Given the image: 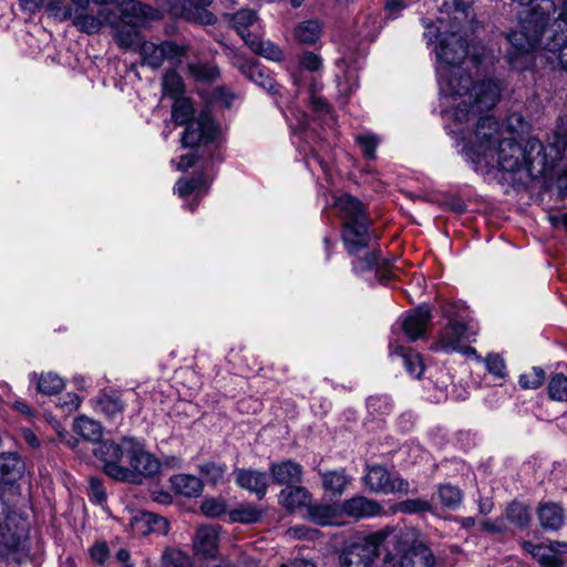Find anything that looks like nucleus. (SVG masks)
I'll return each instance as SVG.
<instances>
[{
    "label": "nucleus",
    "instance_id": "9",
    "mask_svg": "<svg viewBox=\"0 0 567 567\" xmlns=\"http://www.w3.org/2000/svg\"><path fill=\"white\" fill-rule=\"evenodd\" d=\"M25 537V520L0 497V556L8 557L19 551Z\"/></svg>",
    "mask_w": 567,
    "mask_h": 567
},
{
    "label": "nucleus",
    "instance_id": "21",
    "mask_svg": "<svg viewBox=\"0 0 567 567\" xmlns=\"http://www.w3.org/2000/svg\"><path fill=\"white\" fill-rule=\"evenodd\" d=\"M25 464L16 452L0 453V484L12 485L24 473Z\"/></svg>",
    "mask_w": 567,
    "mask_h": 567
},
{
    "label": "nucleus",
    "instance_id": "49",
    "mask_svg": "<svg viewBox=\"0 0 567 567\" xmlns=\"http://www.w3.org/2000/svg\"><path fill=\"white\" fill-rule=\"evenodd\" d=\"M163 567H193L192 558L176 548H168L162 556Z\"/></svg>",
    "mask_w": 567,
    "mask_h": 567
},
{
    "label": "nucleus",
    "instance_id": "58",
    "mask_svg": "<svg viewBox=\"0 0 567 567\" xmlns=\"http://www.w3.org/2000/svg\"><path fill=\"white\" fill-rule=\"evenodd\" d=\"M487 371L496 378L503 379L506 375V365L504 359L496 353H491L485 359Z\"/></svg>",
    "mask_w": 567,
    "mask_h": 567
},
{
    "label": "nucleus",
    "instance_id": "5",
    "mask_svg": "<svg viewBox=\"0 0 567 567\" xmlns=\"http://www.w3.org/2000/svg\"><path fill=\"white\" fill-rule=\"evenodd\" d=\"M445 90L452 96L463 97L455 110V115L461 121L471 113L476 114L493 109L501 96L498 81L486 79L474 85L472 75L466 71L450 74Z\"/></svg>",
    "mask_w": 567,
    "mask_h": 567
},
{
    "label": "nucleus",
    "instance_id": "52",
    "mask_svg": "<svg viewBox=\"0 0 567 567\" xmlns=\"http://www.w3.org/2000/svg\"><path fill=\"white\" fill-rule=\"evenodd\" d=\"M396 511L403 514H419L432 511V505L426 499L409 498L396 504Z\"/></svg>",
    "mask_w": 567,
    "mask_h": 567
},
{
    "label": "nucleus",
    "instance_id": "54",
    "mask_svg": "<svg viewBox=\"0 0 567 567\" xmlns=\"http://www.w3.org/2000/svg\"><path fill=\"white\" fill-rule=\"evenodd\" d=\"M545 371L542 368L534 367L530 371L519 377V385L523 389H538L545 381Z\"/></svg>",
    "mask_w": 567,
    "mask_h": 567
},
{
    "label": "nucleus",
    "instance_id": "61",
    "mask_svg": "<svg viewBox=\"0 0 567 567\" xmlns=\"http://www.w3.org/2000/svg\"><path fill=\"white\" fill-rule=\"evenodd\" d=\"M194 74L204 80H214L218 76V70L213 65H197L192 66Z\"/></svg>",
    "mask_w": 567,
    "mask_h": 567
},
{
    "label": "nucleus",
    "instance_id": "48",
    "mask_svg": "<svg viewBox=\"0 0 567 567\" xmlns=\"http://www.w3.org/2000/svg\"><path fill=\"white\" fill-rule=\"evenodd\" d=\"M72 19L74 27L86 34L97 33L102 27V21L93 14L80 12L73 14Z\"/></svg>",
    "mask_w": 567,
    "mask_h": 567
},
{
    "label": "nucleus",
    "instance_id": "8",
    "mask_svg": "<svg viewBox=\"0 0 567 567\" xmlns=\"http://www.w3.org/2000/svg\"><path fill=\"white\" fill-rule=\"evenodd\" d=\"M388 537L385 530H378L343 547L339 555L340 567H372Z\"/></svg>",
    "mask_w": 567,
    "mask_h": 567
},
{
    "label": "nucleus",
    "instance_id": "19",
    "mask_svg": "<svg viewBox=\"0 0 567 567\" xmlns=\"http://www.w3.org/2000/svg\"><path fill=\"white\" fill-rule=\"evenodd\" d=\"M220 530L221 528L218 525L198 527L193 537L195 553L203 557H214L218 550Z\"/></svg>",
    "mask_w": 567,
    "mask_h": 567
},
{
    "label": "nucleus",
    "instance_id": "33",
    "mask_svg": "<svg viewBox=\"0 0 567 567\" xmlns=\"http://www.w3.org/2000/svg\"><path fill=\"white\" fill-rule=\"evenodd\" d=\"M309 519L320 526L333 525L340 515V507L333 505H308Z\"/></svg>",
    "mask_w": 567,
    "mask_h": 567
},
{
    "label": "nucleus",
    "instance_id": "55",
    "mask_svg": "<svg viewBox=\"0 0 567 567\" xmlns=\"http://www.w3.org/2000/svg\"><path fill=\"white\" fill-rule=\"evenodd\" d=\"M165 9L174 17L183 18L190 22L188 13H193L188 0H163Z\"/></svg>",
    "mask_w": 567,
    "mask_h": 567
},
{
    "label": "nucleus",
    "instance_id": "1",
    "mask_svg": "<svg viewBox=\"0 0 567 567\" xmlns=\"http://www.w3.org/2000/svg\"><path fill=\"white\" fill-rule=\"evenodd\" d=\"M540 0L522 24V30L511 34L513 50L507 53L513 68L524 69L529 52L544 49L558 54L567 70V0Z\"/></svg>",
    "mask_w": 567,
    "mask_h": 567
},
{
    "label": "nucleus",
    "instance_id": "41",
    "mask_svg": "<svg viewBox=\"0 0 567 567\" xmlns=\"http://www.w3.org/2000/svg\"><path fill=\"white\" fill-rule=\"evenodd\" d=\"M437 497L442 506L454 511L461 505L463 501V493L457 486L445 483L439 485Z\"/></svg>",
    "mask_w": 567,
    "mask_h": 567
},
{
    "label": "nucleus",
    "instance_id": "16",
    "mask_svg": "<svg viewBox=\"0 0 567 567\" xmlns=\"http://www.w3.org/2000/svg\"><path fill=\"white\" fill-rule=\"evenodd\" d=\"M269 473L274 484L288 487L302 483L303 466L287 458L270 463Z\"/></svg>",
    "mask_w": 567,
    "mask_h": 567
},
{
    "label": "nucleus",
    "instance_id": "34",
    "mask_svg": "<svg viewBox=\"0 0 567 567\" xmlns=\"http://www.w3.org/2000/svg\"><path fill=\"white\" fill-rule=\"evenodd\" d=\"M383 22L380 12H367L360 18L358 32L362 38L373 41L382 30Z\"/></svg>",
    "mask_w": 567,
    "mask_h": 567
},
{
    "label": "nucleus",
    "instance_id": "17",
    "mask_svg": "<svg viewBox=\"0 0 567 567\" xmlns=\"http://www.w3.org/2000/svg\"><path fill=\"white\" fill-rule=\"evenodd\" d=\"M431 320V309L423 303L404 317L401 328L410 341H416L424 336Z\"/></svg>",
    "mask_w": 567,
    "mask_h": 567
},
{
    "label": "nucleus",
    "instance_id": "31",
    "mask_svg": "<svg viewBox=\"0 0 567 567\" xmlns=\"http://www.w3.org/2000/svg\"><path fill=\"white\" fill-rule=\"evenodd\" d=\"M391 354H396L403 359L406 371L414 378H420L424 371V364L419 353L403 346H393L390 343Z\"/></svg>",
    "mask_w": 567,
    "mask_h": 567
},
{
    "label": "nucleus",
    "instance_id": "6",
    "mask_svg": "<svg viewBox=\"0 0 567 567\" xmlns=\"http://www.w3.org/2000/svg\"><path fill=\"white\" fill-rule=\"evenodd\" d=\"M194 109L188 99H174L172 106V120L177 125H186L181 142L184 148L195 146H210L219 138L220 132L209 110H203L197 117L192 120Z\"/></svg>",
    "mask_w": 567,
    "mask_h": 567
},
{
    "label": "nucleus",
    "instance_id": "15",
    "mask_svg": "<svg viewBox=\"0 0 567 567\" xmlns=\"http://www.w3.org/2000/svg\"><path fill=\"white\" fill-rule=\"evenodd\" d=\"M234 481L239 488L246 489L262 499L269 487V476L266 472L255 468L236 467L233 472Z\"/></svg>",
    "mask_w": 567,
    "mask_h": 567
},
{
    "label": "nucleus",
    "instance_id": "47",
    "mask_svg": "<svg viewBox=\"0 0 567 567\" xmlns=\"http://www.w3.org/2000/svg\"><path fill=\"white\" fill-rule=\"evenodd\" d=\"M548 396L558 402L567 401V377L563 373L551 375L548 383Z\"/></svg>",
    "mask_w": 567,
    "mask_h": 567
},
{
    "label": "nucleus",
    "instance_id": "28",
    "mask_svg": "<svg viewBox=\"0 0 567 567\" xmlns=\"http://www.w3.org/2000/svg\"><path fill=\"white\" fill-rule=\"evenodd\" d=\"M138 27L120 23L114 28L113 39L115 43L125 50H140L142 42Z\"/></svg>",
    "mask_w": 567,
    "mask_h": 567
},
{
    "label": "nucleus",
    "instance_id": "60",
    "mask_svg": "<svg viewBox=\"0 0 567 567\" xmlns=\"http://www.w3.org/2000/svg\"><path fill=\"white\" fill-rule=\"evenodd\" d=\"M214 99L216 102L220 103L224 107L229 109L233 105L234 100L236 99L235 93L225 87L219 86L214 91Z\"/></svg>",
    "mask_w": 567,
    "mask_h": 567
},
{
    "label": "nucleus",
    "instance_id": "40",
    "mask_svg": "<svg viewBox=\"0 0 567 567\" xmlns=\"http://www.w3.org/2000/svg\"><path fill=\"white\" fill-rule=\"evenodd\" d=\"M506 519L518 528H525L530 522L529 507L520 502H512L505 511Z\"/></svg>",
    "mask_w": 567,
    "mask_h": 567
},
{
    "label": "nucleus",
    "instance_id": "14",
    "mask_svg": "<svg viewBox=\"0 0 567 567\" xmlns=\"http://www.w3.org/2000/svg\"><path fill=\"white\" fill-rule=\"evenodd\" d=\"M352 257L351 265L355 275H363L374 270L380 280H390L392 278V265L388 259L380 256L378 249L368 248L362 257L360 254Z\"/></svg>",
    "mask_w": 567,
    "mask_h": 567
},
{
    "label": "nucleus",
    "instance_id": "64",
    "mask_svg": "<svg viewBox=\"0 0 567 567\" xmlns=\"http://www.w3.org/2000/svg\"><path fill=\"white\" fill-rule=\"evenodd\" d=\"M311 105L313 111L319 114H328L331 111L330 104L327 100L316 94L311 95Z\"/></svg>",
    "mask_w": 567,
    "mask_h": 567
},
{
    "label": "nucleus",
    "instance_id": "12",
    "mask_svg": "<svg viewBox=\"0 0 567 567\" xmlns=\"http://www.w3.org/2000/svg\"><path fill=\"white\" fill-rule=\"evenodd\" d=\"M185 52V47L178 45L173 41H163L158 44L151 41H144L140 45L138 51L142 58V64L152 69L161 68L166 60H179Z\"/></svg>",
    "mask_w": 567,
    "mask_h": 567
},
{
    "label": "nucleus",
    "instance_id": "23",
    "mask_svg": "<svg viewBox=\"0 0 567 567\" xmlns=\"http://www.w3.org/2000/svg\"><path fill=\"white\" fill-rule=\"evenodd\" d=\"M240 70L248 80L268 91L271 95L279 94V85L259 63H245L241 65Z\"/></svg>",
    "mask_w": 567,
    "mask_h": 567
},
{
    "label": "nucleus",
    "instance_id": "7",
    "mask_svg": "<svg viewBox=\"0 0 567 567\" xmlns=\"http://www.w3.org/2000/svg\"><path fill=\"white\" fill-rule=\"evenodd\" d=\"M467 54V41L458 31L440 34L436 56L444 65L441 66L439 75L446 86L450 74H458L465 71L460 65Z\"/></svg>",
    "mask_w": 567,
    "mask_h": 567
},
{
    "label": "nucleus",
    "instance_id": "36",
    "mask_svg": "<svg viewBox=\"0 0 567 567\" xmlns=\"http://www.w3.org/2000/svg\"><path fill=\"white\" fill-rule=\"evenodd\" d=\"M213 0H188L193 13H188L190 22L203 25H210L216 22V17L208 10Z\"/></svg>",
    "mask_w": 567,
    "mask_h": 567
},
{
    "label": "nucleus",
    "instance_id": "38",
    "mask_svg": "<svg viewBox=\"0 0 567 567\" xmlns=\"http://www.w3.org/2000/svg\"><path fill=\"white\" fill-rule=\"evenodd\" d=\"M209 179L204 172H200L192 177L179 178L175 185V190L181 197H185L202 188L207 189Z\"/></svg>",
    "mask_w": 567,
    "mask_h": 567
},
{
    "label": "nucleus",
    "instance_id": "4",
    "mask_svg": "<svg viewBox=\"0 0 567 567\" xmlns=\"http://www.w3.org/2000/svg\"><path fill=\"white\" fill-rule=\"evenodd\" d=\"M334 207L341 220V239L346 251L357 256L370 248L375 239L367 207L357 197L343 194L334 202Z\"/></svg>",
    "mask_w": 567,
    "mask_h": 567
},
{
    "label": "nucleus",
    "instance_id": "62",
    "mask_svg": "<svg viewBox=\"0 0 567 567\" xmlns=\"http://www.w3.org/2000/svg\"><path fill=\"white\" fill-rule=\"evenodd\" d=\"M300 63L305 69L311 72L319 70L322 64L320 56L312 52L305 53Z\"/></svg>",
    "mask_w": 567,
    "mask_h": 567
},
{
    "label": "nucleus",
    "instance_id": "25",
    "mask_svg": "<svg viewBox=\"0 0 567 567\" xmlns=\"http://www.w3.org/2000/svg\"><path fill=\"white\" fill-rule=\"evenodd\" d=\"M434 565L435 558L432 550L423 544L413 545L400 559L401 567H433Z\"/></svg>",
    "mask_w": 567,
    "mask_h": 567
},
{
    "label": "nucleus",
    "instance_id": "45",
    "mask_svg": "<svg viewBox=\"0 0 567 567\" xmlns=\"http://www.w3.org/2000/svg\"><path fill=\"white\" fill-rule=\"evenodd\" d=\"M246 44L256 52L269 60L278 61L282 56L281 50L269 41H261L256 38L246 40Z\"/></svg>",
    "mask_w": 567,
    "mask_h": 567
},
{
    "label": "nucleus",
    "instance_id": "26",
    "mask_svg": "<svg viewBox=\"0 0 567 567\" xmlns=\"http://www.w3.org/2000/svg\"><path fill=\"white\" fill-rule=\"evenodd\" d=\"M319 475L321 476L324 491L333 496H341L352 481L346 468L319 471Z\"/></svg>",
    "mask_w": 567,
    "mask_h": 567
},
{
    "label": "nucleus",
    "instance_id": "3",
    "mask_svg": "<svg viewBox=\"0 0 567 567\" xmlns=\"http://www.w3.org/2000/svg\"><path fill=\"white\" fill-rule=\"evenodd\" d=\"M93 454L103 464V472L117 482L142 484L155 476L159 461L150 453L142 440L123 436L118 442L104 440L94 447Z\"/></svg>",
    "mask_w": 567,
    "mask_h": 567
},
{
    "label": "nucleus",
    "instance_id": "20",
    "mask_svg": "<svg viewBox=\"0 0 567 567\" xmlns=\"http://www.w3.org/2000/svg\"><path fill=\"white\" fill-rule=\"evenodd\" d=\"M118 10L122 23L138 28L154 17V10L137 0H121Z\"/></svg>",
    "mask_w": 567,
    "mask_h": 567
},
{
    "label": "nucleus",
    "instance_id": "59",
    "mask_svg": "<svg viewBox=\"0 0 567 567\" xmlns=\"http://www.w3.org/2000/svg\"><path fill=\"white\" fill-rule=\"evenodd\" d=\"M90 556L92 560L100 566H107L111 560L110 549L105 542L96 543L90 548Z\"/></svg>",
    "mask_w": 567,
    "mask_h": 567
},
{
    "label": "nucleus",
    "instance_id": "42",
    "mask_svg": "<svg viewBox=\"0 0 567 567\" xmlns=\"http://www.w3.org/2000/svg\"><path fill=\"white\" fill-rule=\"evenodd\" d=\"M199 473L212 485H220L226 482L227 465L207 462L199 465Z\"/></svg>",
    "mask_w": 567,
    "mask_h": 567
},
{
    "label": "nucleus",
    "instance_id": "37",
    "mask_svg": "<svg viewBox=\"0 0 567 567\" xmlns=\"http://www.w3.org/2000/svg\"><path fill=\"white\" fill-rule=\"evenodd\" d=\"M97 409L111 420H115L121 416L124 412V402L117 395H111L107 393L101 394L96 400Z\"/></svg>",
    "mask_w": 567,
    "mask_h": 567
},
{
    "label": "nucleus",
    "instance_id": "29",
    "mask_svg": "<svg viewBox=\"0 0 567 567\" xmlns=\"http://www.w3.org/2000/svg\"><path fill=\"white\" fill-rule=\"evenodd\" d=\"M172 488L186 497H197L203 492V482L195 475L177 474L171 477Z\"/></svg>",
    "mask_w": 567,
    "mask_h": 567
},
{
    "label": "nucleus",
    "instance_id": "13",
    "mask_svg": "<svg viewBox=\"0 0 567 567\" xmlns=\"http://www.w3.org/2000/svg\"><path fill=\"white\" fill-rule=\"evenodd\" d=\"M475 138L477 141V150L475 151V158L473 162L477 165H482L483 154L488 152L489 148L498 146L501 137V125L494 116L486 115L482 116L476 125Z\"/></svg>",
    "mask_w": 567,
    "mask_h": 567
},
{
    "label": "nucleus",
    "instance_id": "11",
    "mask_svg": "<svg viewBox=\"0 0 567 567\" xmlns=\"http://www.w3.org/2000/svg\"><path fill=\"white\" fill-rule=\"evenodd\" d=\"M363 482L367 488L373 493L392 494L409 492L408 481L389 472L384 466L379 464L367 466Z\"/></svg>",
    "mask_w": 567,
    "mask_h": 567
},
{
    "label": "nucleus",
    "instance_id": "39",
    "mask_svg": "<svg viewBox=\"0 0 567 567\" xmlns=\"http://www.w3.org/2000/svg\"><path fill=\"white\" fill-rule=\"evenodd\" d=\"M32 379L37 380V390L45 395L58 394L64 388L63 380L53 372L42 373L40 377L33 373Z\"/></svg>",
    "mask_w": 567,
    "mask_h": 567
},
{
    "label": "nucleus",
    "instance_id": "63",
    "mask_svg": "<svg viewBox=\"0 0 567 567\" xmlns=\"http://www.w3.org/2000/svg\"><path fill=\"white\" fill-rule=\"evenodd\" d=\"M409 0H385L384 9L390 18H395L408 7Z\"/></svg>",
    "mask_w": 567,
    "mask_h": 567
},
{
    "label": "nucleus",
    "instance_id": "56",
    "mask_svg": "<svg viewBox=\"0 0 567 567\" xmlns=\"http://www.w3.org/2000/svg\"><path fill=\"white\" fill-rule=\"evenodd\" d=\"M89 497L91 502L99 505L105 503L107 495L102 478L95 476L89 478Z\"/></svg>",
    "mask_w": 567,
    "mask_h": 567
},
{
    "label": "nucleus",
    "instance_id": "10",
    "mask_svg": "<svg viewBox=\"0 0 567 567\" xmlns=\"http://www.w3.org/2000/svg\"><path fill=\"white\" fill-rule=\"evenodd\" d=\"M442 313L447 319V324L442 330L435 349L444 352L462 351L463 342L468 340L467 324L458 316L453 303L444 305Z\"/></svg>",
    "mask_w": 567,
    "mask_h": 567
},
{
    "label": "nucleus",
    "instance_id": "32",
    "mask_svg": "<svg viewBox=\"0 0 567 567\" xmlns=\"http://www.w3.org/2000/svg\"><path fill=\"white\" fill-rule=\"evenodd\" d=\"M264 516V509L252 503H241L228 512L231 523L256 524Z\"/></svg>",
    "mask_w": 567,
    "mask_h": 567
},
{
    "label": "nucleus",
    "instance_id": "22",
    "mask_svg": "<svg viewBox=\"0 0 567 567\" xmlns=\"http://www.w3.org/2000/svg\"><path fill=\"white\" fill-rule=\"evenodd\" d=\"M278 503L288 512L308 507L311 503V493L300 484L285 487L278 494Z\"/></svg>",
    "mask_w": 567,
    "mask_h": 567
},
{
    "label": "nucleus",
    "instance_id": "2",
    "mask_svg": "<svg viewBox=\"0 0 567 567\" xmlns=\"http://www.w3.org/2000/svg\"><path fill=\"white\" fill-rule=\"evenodd\" d=\"M566 150L567 134H555L547 146L535 137H529L524 146L512 137H503L497 147L483 154L482 165L503 172V178L513 185L523 184L554 168Z\"/></svg>",
    "mask_w": 567,
    "mask_h": 567
},
{
    "label": "nucleus",
    "instance_id": "57",
    "mask_svg": "<svg viewBox=\"0 0 567 567\" xmlns=\"http://www.w3.org/2000/svg\"><path fill=\"white\" fill-rule=\"evenodd\" d=\"M357 143L362 148L364 156L368 159L375 158V148L378 147L380 141L374 134H360L355 137Z\"/></svg>",
    "mask_w": 567,
    "mask_h": 567
},
{
    "label": "nucleus",
    "instance_id": "18",
    "mask_svg": "<svg viewBox=\"0 0 567 567\" xmlns=\"http://www.w3.org/2000/svg\"><path fill=\"white\" fill-rule=\"evenodd\" d=\"M340 512L354 519L375 517L382 513V506L378 501L357 495L342 502Z\"/></svg>",
    "mask_w": 567,
    "mask_h": 567
},
{
    "label": "nucleus",
    "instance_id": "43",
    "mask_svg": "<svg viewBox=\"0 0 567 567\" xmlns=\"http://www.w3.org/2000/svg\"><path fill=\"white\" fill-rule=\"evenodd\" d=\"M257 20L256 12L250 9H241L236 12L233 18L234 28L241 35V38L246 41L251 38L250 33H245V31L255 23Z\"/></svg>",
    "mask_w": 567,
    "mask_h": 567
},
{
    "label": "nucleus",
    "instance_id": "51",
    "mask_svg": "<svg viewBox=\"0 0 567 567\" xmlns=\"http://www.w3.org/2000/svg\"><path fill=\"white\" fill-rule=\"evenodd\" d=\"M367 408L371 414L386 415L393 409V403L388 395H370L367 400Z\"/></svg>",
    "mask_w": 567,
    "mask_h": 567
},
{
    "label": "nucleus",
    "instance_id": "30",
    "mask_svg": "<svg viewBox=\"0 0 567 567\" xmlns=\"http://www.w3.org/2000/svg\"><path fill=\"white\" fill-rule=\"evenodd\" d=\"M73 430L84 440L95 443V446L103 442V426L100 422L85 415L79 416L74 421Z\"/></svg>",
    "mask_w": 567,
    "mask_h": 567
},
{
    "label": "nucleus",
    "instance_id": "24",
    "mask_svg": "<svg viewBox=\"0 0 567 567\" xmlns=\"http://www.w3.org/2000/svg\"><path fill=\"white\" fill-rule=\"evenodd\" d=\"M196 153L182 155L178 162L179 171H187L194 167L200 159L206 162H220L221 155L219 150L218 140L215 141L214 145L210 146H195Z\"/></svg>",
    "mask_w": 567,
    "mask_h": 567
},
{
    "label": "nucleus",
    "instance_id": "35",
    "mask_svg": "<svg viewBox=\"0 0 567 567\" xmlns=\"http://www.w3.org/2000/svg\"><path fill=\"white\" fill-rule=\"evenodd\" d=\"M321 31V23L312 19L300 22L293 33L298 42L302 44H313L320 38Z\"/></svg>",
    "mask_w": 567,
    "mask_h": 567
},
{
    "label": "nucleus",
    "instance_id": "44",
    "mask_svg": "<svg viewBox=\"0 0 567 567\" xmlns=\"http://www.w3.org/2000/svg\"><path fill=\"white\" fill-rule=\"evenodd\" d=\"M535 559L544 567H563L565 561L557 555L553 542L549 545L540 544L537 553H535Z\"/></svg>",
    "mask_w": 567,
    "mask_h": 567
},
{
    "label": "nucleus",
    "instance_id": "27",
    "mask_svg": "<svg viewBox=\"0 0 567 567\" xmlns=\"http://www.w3.org/2000/svg\"><path fill=\"white\" fill-rule=\"evenodd\" d=\"M537 514L544 529L558 530L564 525V509L556 503L540 504Z\"/></svg>",
    "mask_w": 567,
    "mask_h": 567
},
{
    "label": "nucleus",
    "instance_id": "50",
    "mask_svg": "<svg viewBox=\"0 0 567 567\" xmlns=\"http://www.w3.org/2000/svg\"><path fill=\"white\" fill-rule=\"evenodd\" d=\"M202 513L207 517H219L224 514H228L227 501L223 497H209L205 498L200 505Z\"/></svg>",
    "mask_w": 567,
    "mask_h": 567
},
{
    "label": "nucleus",
    "instance_id": "46",
    "mask_svg": "<svg viewBox=\"0 0 567 567\" xmlns=\"http://www.w3.org/2000/svg\"><path fill=\"white\" fill-rule=\"evenodd\" d=\"M163 91L171 99L182 97L184 93V83L179 74L172 70L167 71L163 78Z\"/></svg>",
    "mask_w": 567,
    "mask_h": 567
},
{
    "label": "nucleus",
    "instance_id": "53",
    "mask_svg": "<svg viewBox=\"0 0 567 567\" xmlns=\"http://www.w3.org/2000/svg\"><path fill=\"white\" fill-rule=\"evenodd\" d=\"M45 9L50 17L59 21H66L73 17V8L62 0L49 1Z\"/></svg>",
    "mask_w": 567,
    "mask_h": 567
}]
</instances>
